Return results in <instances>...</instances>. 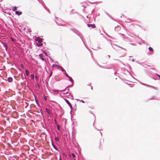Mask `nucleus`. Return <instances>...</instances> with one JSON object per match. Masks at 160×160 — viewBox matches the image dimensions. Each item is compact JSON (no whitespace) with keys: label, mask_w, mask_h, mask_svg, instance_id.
Returning a JSON list of instances; mask_svg holds the SVG:
<instances>
[{"label":"nucleus","mask_w":160,"mask_h":160,"mask_svg":"<svg viewBox=\"0 0 160 160\" xmlns=\"http://www.w3.org/2000/svg\"><path fill=\"white\" fill-rule=\"evenodd\" d=\"M90 113L92 115V116L93 118V119L92 122H88L87 124V126L89 128H92L94 127V123L95 122V115H94V114H93L91 112H90Z\"/></svg>","instance_id":"obj_1"},{"label":"nucleus","mask_w":160,"mask_h":160,"mask_svg":"<svg viewBox=\"0 0 160 160\" xmlns=\"http://www.w3.org/2000/svg\"><path fill=\"white\" fill-rule=\"evenodd\" d=\"M85 89L87 90H88L91 89V90H92V87L91 86V85H87L85 86Z\"/></svg>","instance_id":"obj_2"},{"label":"nucleus","mask_w":160,"mask_h":160,"mask_svg":"<svg viewBox=\"0 0 160 160\" xmlns=\"http://www.w3.org/2000/svg\"><path fill=\"white\" fill-rule=\"evenodd\" d=\"M66 102L69 105V106H70L71 109H72V106L71 104V103L69 102V101L67 100V99H65V100Z\"/></svg>","instance_id":"obj_3"},{"label":"nucleus","mask_w":160,"mask_h":160,"mask_svg":"<svg viewBox=\"0 0 160 160\" xmlns=\"http://www.w3.org/2000/svg\"><path fill=\"white\" fill-rule=\"evenodd\" d=\"M35 40L36 41H38L39 43H40L42 42V40L39 37L36 38Z\"/></svg>","instance_id":"obj_4"},{"label":"nucleus","mask_w":160,"mask_h":160,"mask_svg":"<svg viewBox=\"0 0 160 160\" xmlns=\"http://www.w3.org/2000/svg\"><path fill=\"white\" fill-rule=\"evenodd\" d=\"M87 26L88 27H91L92 28H94L96 27L95 25L94 24H88Z\"/></svg>","instance_id":"obj_5"},{"label":"nucleus","mask_w":160,"mask_h":160,"mask_svg":"<svg viewBox=\"0 0 160 160\" xmlns=\"http://www.w3.org/2000/svg\"><path fill=\"white\" fill-rule=\"evenodd\" d=\"M53 67H55L56 68H58V69H60V68H61V67L58 65H56V64H54L53 65Z\"/></svg>","instance_id":"obj_6"},{"label":"nucleus","mask_w":160,"mask_h":160,"mask_svg":"<svg viewBox=\"0 0 160 160\" xmlns=\"http://www.w3.org/2000/svg\"><path fill=\"white\" fill-rule=\"evenodd\" d=\"M15 13L16 14H17L18 15H20L22 14V12H19L18 11H16L15 12Z\"/></svg>","instance_id":"obj_7"},{"label":"nucleus","mask_w":160,"mask_h":160,"mask_svg":"<svg viewBox=\"0 0 160 160\" xmlns=\"http://www.w3.org/2000/svg\"><path fill=\"white\" fill-rule=\"evenodd\" d=\"M13 80L12 78L11 77L8 78V80L9 82H12Z\"/></svg>","instance_id":"obj_8"},{"label":"nucleus","mask_w":160,"mask_h":160,"mask_svg":"<svg viewBox=\"0 0 160 160\" xmlns=\"http://www.w3.org/2000/svg\"><path fill=\"white\" fill-rule=\"evenodd\" d=\"M25 72H26V75L27 76H28L29 75V71L28 70H26Z\"/></svg>","instance_id":"obj_9"},{"label":"nucleus","mask_w":160,"mask_h":160,"mask_svg":"<svg viewBox=\"0 0 160 160\" xmlns=\"http://www.w3.org/2000/svg\"><path fill=\"white\" fill-rule=\"evenodd\" d=\"M69 80L71 81V82H73V79H72V78L70 77H69Z\"/></svg>","instance_id":"obj_10"},{"label":"nucleus","mask_w":160,"mask_h":160,"mask_svg":"<svg viewBox=\"0 0 160 160\" xmlns=\"http://www.w3.org/2000/svg\"><path fill=\"white\" fill-rule=\"evenodd\" d=\"M46 110V111L47 112H48V113H50V110H49L48 109V108H46V110Z\"/></svg>","instance_id":"obj_11"},{"label":"nucleus","mask_w":160,"mask_h":160,"mask_svg":"<svg viewBox=\"0 0 160 160\" xmlns=\"http://www.w3.org/2000/svg\"><path fill=\"white\" fill-rule=\"evenodd\" d=\"M149 50L150 51H153V48H152V47H149Z\"/></svg>","instance_id":"obj_12"},{"label":"nucleus","mask_w":160,"mask_h":160,"mask_svg":"<svg viewBox=\"0 0 160 160\" xmlns=\"http://www.w3.org/2000/svg\"><path fill=\"white\" fill-rule=\"evenodd\" d=\"M57 129L59 131L60 130V126L59 125H57Z\"/></svg>","instance_id":"obj_13"},{"label":"nucleus","mask_w":160,"mask_h":160,"mask_svg":"<svg viewBox=\"0 0 160 160\" xmlns=\"http://www.w3.org/2000/svg\"><path fill=\"white\" fill-rule=\"evenodd\" d=\"M52 145L53 146V148L56 150H58V149L57 148H56V146L53 144H52Z\"/></svg>","instance_id":"obj_14"},{"label":"nucleus","mask_w":160,"mask_h":160,"mask_svg":"<svg viewBox=\"0 0 160 160\" xmlns=\"http://www.w3.org/2000/svg\"><path fill=\"white\" fill-rule=\"evenodd\" d=\"M17 9V8L16 7H14L13 9H12V10L13 11H15V10H16Z\"/></svg>","instance_id":"obj_15"},{"label":"nucleus","mask_w":160,"mask_h":160,"mask_svg":"<svg viewBox=\"0 0 160 160\" xmlns=\"http://www.w3.org/2000/svg\"><path fill=\"white\" fill-rule=\"evenodd\" d=\"M55 140L57 141H58L59 140V139L58 137H56L55 138Z\"/></svg>","instance_id":"obj_16"},{"label":"nucleus","mask_w":160,"mask_h":160,"mask_svg":"<svg viewBox=\"0 0 160 160\" xmlns=\"http://www.w3.org/2000/svg\"><path fill=\"white\" fill-rule=\"evenodd\" d=\"M65 75L66 76L68 77V78H69V76H68V74L66 72H65Z\"/></svg>","instance_id":"obj_17"},{"label":"nucleus","mask_w":160,"mask_h":160,"mask_svg":"<svg viewBox=\"0 0 160 160\" xmlns=\"http://www.w3.org/2000/svg\"><path fill=\"white\" fill-rule=\"evenodd\" d=\"M72 155L73 158H75V157L76 156L74 154L72 153Z\"/></svg>","instance_id":"obj_18"},{"label":"nucleus","mask_w":160,"mask_h":160,"mask_svg":"<svg viewBox=\"0 0 160 160\" xmlns=\"http://www.w3.org/2000/svg\"><path fill=\"white\" fill-rule=\"evenodd\" d=\"M100 143H99L98 144V147L99 148L100 147Z\"/></svg>","instance_id":"obj_19"},{"label":"nucleus","mask_w":160,"mask_h":160,"mask_svg":"<svg viewBox=\"0 0 160 160\" xmlns=\"http://www.w3.org/2000/svg\"><path fill=\"white\" fill-rule=\"evenodd\" d=\"M31 78L32 79H33L34 78V75L33 74H32L31 76Z\"/></svg>","instance_id":"obj_20"},{"label":"nucleus","mask_w":160,"mask_h":160,"mask_svg":"<svg viewBox=\"0 0 160 160\" xmlns=\"http://www.w3.org/2000/svg\"><path fill=\"white\" fill-rule=\"evenodd\" d=\"M60 69H61V70L62 72H63V71H65V70H64V69L62 68V67H61V68H60Z\"/></svg>","instance_id":"obj_21"},{"label":"nucleus","mask_w":160,"mask_h":160,"mask_svg":"<svg viewBox=\"0 0 160 160\" xmlns=\"http://www.w3.org/2000/svg\"><path fill=\"white\" fill-rule=\"evenodd\" d=\"M42 44H37V46H40Z\"/></svg>","instance_id":"obj_22"},{"label":"nucleus","mask_w":160,"mask_h":160,"mask_svg":"<svg viewBox=\"0 0 160 160\" xmlns=\"http://www.w3.org/2000/svg\"><path fill=\"white\" fill-rule=\"evenodd\" d=\"M39 56L41 57H42V54H39Z\"/></svg>","instance_id":"obj_23"},{"label":"nucleus","mask_w":160,"mask_h":160,"mask_svg":"<svg viewBox=\"0 0 160 160\" xmlns=\"http://www.w3.org/2000/svg\"><path fill=\"white\" fill-rule=\"evenodd\" d=\"M52 75V72H51L50 74V77H51Z\"/></svg>","instance_id":"obj_24"},{"label":"nucleus","mask_w":160,"mask_h":160,"mask_svg":"<svg viewBox=\"0 0 160 160\" xmlns=\"http://www.w3.org/2000/svg\"><path fill=\"white\" fill-rule=\"evenodd\" d=\"M81 101L82 102V103H84V102L83 100H81Z\"/></svg>","instance_id":"obj_25"},{"label":"nucleus","mask_w":160,"mask_h":160,"mask_svg":"<svg viewBox=\"0 0 160 160\" xmlns=\"http://www.w3.org/2000/svg\"><path fill=\"white\" fill-rule=\"evenodd\" d=\"M42 58V60H44V58L42 57H41Z\"/></svg>","instance_id":"obj_26"},{"label":"nucleus","mask_w":160,"mask_h":160,"mask_svg":"<svg viewBox=\"0 0 160 160\" xmlns=\"http://www.w3.org/2000/svg\"><path fill=\"white\" fill-rule=\"evenodd\" d=\"M158 76L159 77V78H160V75H159L158 74Z\"/></svg>","instance_id":"obj_27"},{"label":"nucleus","mask_w":160,"mask_h":160,"mask_svg":"<svg viewBox=\"0 0 160 160\" xmlns=\"http://www.w3.org/2000/svg\"><path fill=\"white\" fill-rule=\"evenodd\" d=\"M37 78V77L36 76V77H35V78Z\"/></svg>","instance_id":"obj_28"},{"label":"nucleus","mask_w":160,"mask_h":160,"mask_svg":"<svg viewBox=\"0 0 160 160\" xmlns=\"http://www.w3.org/2000/svg\"><path fill=\"white\" fill-rule=\"evenodd\" d=\"M45 99L46 100V98H45Z\"/></svg>","instance_id":"obj_29"},{"label":"nucleus","mask_w":160,"mask_h":160,"mask_svg":"<svg viewBox=\"0 0 160 160\" xmlns=\"http://www.w3.org/2000/svg\"><path fill=\"white\" fill-rule=\"evenodd\" d=\"M45 99L46 100V98H45Z\"/></svg>","instance_id":"obj_30"},{"label":"nucleus","mask_w":160,"mask_h":160,"mask_svg":"<svg viewBox=\"0 0 160 160\" xmlns=\"http://www.w3.org/2000/svg\"><path fill=\"white\" fill-rule=\"evenodd\" d=\"M56 120H55V122H56Z\"/></svg>","instance_id":"obj_31"}]
</instances>
